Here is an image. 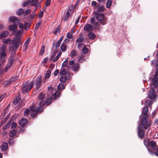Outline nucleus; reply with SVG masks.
Wrapping results in <instances>:
<instances>
[{
  "mask_svg": "<svg viewBox=\"0 0 158 158\" xmlns=\"http://www.w3.org/2000/svg\"><path fill=\"white\" fill-rule=\"evenodd\" d=\"M89 38L92 40L94 39L95 38V35L92 31L90 32L88 34Z\"/></svg>",
  "mask_w": 158,
  "mask_h": 158,
  "instance_id": "obj_24",
  "label": "nucleus"
},
{
  "mask_svg": "<svg viewBox=\"0 0 158 158\" xmlns=\"http://www.w3.org/2000/svg\"><path fill=\"white\" fill-rule=\"evenodd\" d=\"M63 36H62L58 40V42L56 43V45L55 46L56 48H58L60 45V43L63 40Z\"/></svg>",
  "mask_w": 158,
  "mask_h": 158,
  "instance_id": "obj_26",
  "label": "nucleus"
},
{
  "mask_svg": "<svg viewBox=\"0 0 158 158\" xmlns=\"http://www.w3.org/2000/svg\"><path fill=\"white\" fill-rule=\"evenodd\" d=\"M17 126L16 123L15 122H13L11 125V127L12 129L15 128Z\"/></svg>",
  "mask_w": 158,
  "mask_h": 158,
  "instance_id": "obj_48",
  "label": "nucleus"
},
{
  "mask_svg": "<svg viewBox=\"0 0 158 158\" xmlns=\"http://www.w3.org/2000/svg\"><path fill=\"white\" fill-rule=\"evenodd\" d=\"M71 67L72 68V70L73 71L76 72L78 71L79 69L80 68L79 64L78 63L75 64L72 66Z\"/></svg>",
  "mask_w": 158,
  "mask_h": 158,
  "instance_id": "obj_14",
  "label": "nucleus"
},
{
  "mask_svg": "<svg viewBox=\"0 0 158 158\" xmlns=\"http://www.w3.org/2000/svg\"><path fill=\"white\" fill-rule=\"evenodd\" d=\"M45 95L43 93H40L39 95L38 98L40 100H42L44 99Z\"/></svg>",
  "mask_w": 158,
  "mask_h": 158,
  "instance_id": "obj_33",
  "label": "nucleus"
},
{
  "mask_svg": "<svg viewBox=\"0 0 158 158\" xmlns=\"http://www.w3.org/2000/svg\"><path fill=\"white\" fill-rule=\"evenodd\" d=\"M51 73V72L50 70L47 71L45 75V78H49L50 77Z\"/></svg>",
  "mask_w": 158,
  "mask_h": 158,
  "instance_id": "obj_44",
  "label": "nucleus"
},
{
  "mask_svg": "<svg viewBox=\"0 0 158 158\" xmlns=\"http://www.w3.org/2000/svg\"><path fill=\"white\" fill-rule=\"evenodd\" d=\"M60 93L59 91H55L54 90V93L52 96V98H54L55 99H56L60 97Z\"/></svg>",
  "mask_w": 158,
  "mask_h": 158,
  "instance_id": "obj_16",
  "label": "nucleus"
},
{
  "mask_svg": "<svg viewBox=\"0 0 158 158\" xmlns=\"http://www.w3.org/2000/svg\"><path fill=\"white\" fill-rule=\"evenodd\" d=\"M1 147L2 150L3 151H6L8 148V144L6 142H4L2 143L1 146Z\"/></svg>",
  "mask_w": 158,
  "mask_h": 158,
  "instance_id": "obj_18",
  "label": "nucleus"
},
{
  "mask_svg": "<svg viewBox=\"0 0 158 158\" xmlns=\"http://www.w3.org/2000/svg\"><path fill=\"white\" fill-rule=\"evenodd\" d=\"M9 34V32L7 31H4L1 34V36L3 37H6Z\"/></svg>",
  "mask_w": 158,
  "mask_h": 158,
  "instance_id": "obj_39",
  "label": "nucleus"
},
{
  "mask_svg": "<svg viewBox=\"0 0 158 158\" xmlns=\"http://www.w3.org/2000/svg\"><path fill=\"white\" fill-rule=\"evenodd\" d=\"M67 37L69 39H71L72 38V36L70 32H68L67 34Z\"/></svg>",
  "mask_w": 158,
  "mask_h": 158,
  "instance_id": "obj_53",
  "label": "nucleus"
},
{
  "mask_svg": "<svg viewBox=\"0 0 158 158\" xmlns=\"http://www.w3.org/2000/svg\"><path fill=\"white\" fill-rule=\"evenodd\" d=\"M10 40L9 39H5L3 41V42L5 43H8L10 41Z\"/></svg>",
  "mask_w": 158,
  "mask_h": 158,
  "instance_id": "obj_63",
  "label": "nucleus"
},
{
  "mask_svg": "<svg viewBox=\"0 0 158 158\" xmlns=\"http://www.w3.org/2000/svg\"><path fill=\"white\" fill-rule=\"evenodd\" d=\"M11 79L9 81H6L4 83L5 85H7L9 84H10L11 83Z\"/></svg>",
  "mask_w": 158,
  "mask_h": 158,
  "instance_id": "obj_50",
  "label": "nucleus"
},
{
  "mask_svg": "<svg viewBox=\"0 0 158 158\" xmlns=\"http://www.w3.org/2000/svg\"><path fill=\"white\" fill-rule=\"evenodd\" d=\"M144 143L147 147H149L150 148V149L148 148V149L150 154H155L158 156V148H156V143L155 141H149L144 139Z\"/></svg>",
  "mask_w": 158,
  "mask_h": 158,
  "instance_id": "obj_3",
  "label": "nucleus"
},
{
  "mask_svg": "<svg viewBox=\"0 0 158 158\" xmlns=\"http://www.w3.org/2000/svg\"><path fill=\"white\" fill-rule=\"evenodd\" d=\"M19 27L20 29H23L24 27L23 24L21 23H19Z\"/></svg>",
  "mask_w": 158,
  "mask_h": 158,
  "instance_id": "obj_64",
  "label": "nucleus"
},
{
  "mask_svg": "<svg viewBox=\"0 0 158 158\" xmlns=\"http://www.w3.org/2000/svg\"><path fill=\"white\" fill-rule=\"evenodd\" d=\"M30 112V110L28 109H26L25 110V112L24 113V114L25 116H27L28 115V114Z\"/></svg>",
  "mask_w": 158,
  "mask_h": 158,
  "instance_id": "obj_45",
  "label": "nucleus"
},
{
  "mask_svg": "<svg viewBox=\"0 0 158 158\" xmlns=\"http://www.w3.org/2000/svg\"><path fill=\"white\" fill-rule=\"evenodd\" d=\"M60 80L62 82H65L66 80V78L64 76H61L60 78Z\"/></svg>",
  "mask_w": 158,
  "mask_h": 158,
  "instance_id": "obj_41",
  "label": "nucleus"
},
{
  "mask_svg": "<svg viewBox=\"0 0 158 158\" xmlns=\"http://www.w3.org/2000/svg\"><path fill=\"white\" fill-rule=\"evenodd\" d=\"M104 9L103 6H100L96 11L94 12L95 14L94 17L90 19V23L95 26V28H99V25L98 23L95 21V19L98 20L102 25H104L107 23V18L103 14L101 13L104 11Z\"/></svg>",
  "mask_w": 158,
  "mask_h": 158,
  "instance_id": "obj_1",
  "label": "nucleus"
},
{
  "mask_svg": "<svg viewBox=\"0 0 158 158\" xmlns=\"http://www.w3.org/2000/svg\"><path fill=\"white\" fill-rule=\"evenodd\" d=\"M52 98L50 97L46 99V104L48 106L51 103Z\"/></svg>",
  "mask_w": 158,
  "mask_h": 158,
  "instance_id": "obj_30",
  "label": "nucleus"
},
{
  "mask_svg": "<svg viewBox=\"0 0 158 158\" xmlns=\"http://www.w3.org/2000/svg\"><path fill=\"white\" fill-rule=\"evenodd\" d=\"M157 63V61L156 60H154L153 61H151L152 65H153L155 66L156 65Z\"/></svg>",
  "mask_w": 158,
  "mask_h": 158,
  "instance_id": "obj_51",
  "label": "nucleus"
},
{
  "mask_svg": "<svg viewBox=\"0 0 158 158\" xmlns=\"http://www.w3.org/2000/svg\"><path fill=\"white\" fill-rule=\"evenodd\" d=\"M148 118L143 117L139 125L141 126L142 128L149 130L150 128L151 121L147 119Z\"/></svg>",
  "mask_w": 158,
  "mask_h": 158,
  "instance_id": "obj_4",
  "label": "nucleus"
},
{
  "mask_svg": "<svg viewBox=\"0 0 158 158\" xmlns=\"http://www.w3.org/2000/svg\"><path fill=\"white\" fill-rule=\"evenodd\" d=\"M152 78V83L151 84V89L150 90L148 93L149 98L153 100L156 98L157 96L155 92L154 89L156 88L158 85V70L155 72L154 75L152 74L151 75L150 78Z\"/></svg>",
  "mask_w": 158,
  "mask_h": 158,
  "instance_id": "obj_2",
  "label": "nucleus"
},
{
  "mask_svg": "<svg viewBox=\"0 0 158 158\" xmlns=\"http://www.w3.org/2000/svg\"><path fill=\"white\" fill-rule=\"evenodd\" d=\"M66 73V70L65 69H62L60 72L59 74L61 76H63L65 75Z\"/></svg>",
  "mask_w": 158,
  "mask_h": 158,
  "instance_id": "obj_40",
  "label": "nucleus"
},
{
  "mask_svg": "<svg viewBox=\"0 0 158 158\" xmlns=\"http://www.w3.org/2000/svg\"><path fill=\"white\" fill-rule=\"evenodd\" d=\"M62 54V52H60L55 57V58L54 59L53 61L54 62H55L56 61L58 58H59V57L61 56Z\"/></svg>",
  "mask_w": 158,
  "mask_h": 158,
  "instance_id": "obj_38",
  "label": "nucleus"
},
{
  "mask_svg": "<svg viewBox=\"0 0 158 158\" xmlns=\"http://www.w3.org/2000/svg\"><path fill=\"white\" fill-rule=\"evenodd\" d=\"M58 88L60 89H64V84L62 83H60L58 86Z\"/></svg>",
  "mask_w": 158,
  "mask_h": 158,
  "instance_id": "obj_37",
  "label": "nucleus"
},
{
  "mask_svg": "<svg viewBox=\"0 0 158 158\" xmlns=\"http://www.w3.org/2000/svg\"><path fill=\"white\" fill-rule=\"evenodd\" d=\"M9 22L10 23H13L14 25H17L19 22V20L15 16H11L9 18Z\"/></svg>",
  "mask_w": 158,
  "mask_h": 158,
  "instance_id": "obj_10",
  "label": "nucleus"
},
{
  "mask_svg": "<svg viewBox=\"0 0 158 158\" xmlns=\"http://www.w3.org/2000/svg\"><path fill=\"white\" fill-rule=\"evenodd\" d=\"M29 2L32 4V5H34L38 3L39 0H28Z\"/></svg>",
  "mask_w": 158,
  "mask_h": 158,
  "instance_id": "obj_35",
  "label": "nucleus"
},
{
  "mask_svg": "<svg viewBox=\"0 0 158 158\" xmlns=\"http://www.w3.org/2000/svg\"><path fill=\"white\" fill-rule=\"evenodd\" d=\"M153 103V102L150 100H147L146 102V104L147 105L150 106Z\"/></svg>",
  "mask_w": 158,
  "mask_h": 158,
  "instance_id": "obj_36",
  "label": "nucleus"
},
{
  "mask_svg": "<svg viewBox=\"0 0 158 158\" xmlns=\"http://www.w3.org/2000/svg\"><path fill=\"white\" fill-rule=\"evenodd\" d=\"M44 48L43 47L42 48L40 52V54L41 55H42L44 53Z\"/></svg>",
  "mask_w": 158,
  "mask_h": 158,
  "instance_id": "obj_54",
  "label": "nucleus"
},
{
  "mask_svg": "<svg viewBox=\"0 0 158 158\" xmlns=\"http://www.w3.org/2000/svg\"><path fill=\"white\" fill-rule=\"evenodd\" d=\"M16 131L15 130H13L9 133V136L11 137H13L16 134Z\"/></svg>",
  "mask_w": 158,
  "mask_h": 158,
  "instance_id": "obj_27",
  "label": "nucleus"
},
{
  "mask_svg": "<svg viewBox=\"0 0 158 158\" xmlns=\"http://www.w3.org/2000/svg\"><path fill=\"white\" fill-rule=\"evenodd\" d=\"M16 13L18 15L20 16L24 13V10L22 9H19L17 10Z\"/></svg>",
  "mask_w": 158,
  "mask_h": 158,
  "instance_id": "obj_23",
  "label": "nucleus"
},
{
  "mask_svg": "<svg viewBox=\"0 0 158 158\" xmlns=\"http://www.w3.org/2000/svg\"><path fill=\"white\" fill-rule=\"evenodd\" d=\"M27 121L26 119L22 118L19 122V124L22 127H24L26 124Z\"/></svg>",
  "mask_w": 158,
  "mask_h": 158,
  "instance_id": "obj_17",
  "label": "nucleus"
},
{
  "mask_svg": "<svg viewBox=\"0 0 158 158\" xmlns=\"http://www.w3.org/2000/svg\"><path fill=\"white\" fill-rule=\"evenodd\" d=\"M93 30V26L89 24L85 25L84 27V30L88 32H91Z\"/></svg>",
  "mask_w": 158,
  "mask_h": 158,
  "instance_id": "obj_11",
  "label": "nucleus"
},
{
  "mask_svg": "<svg viewBox=\"0 0 158 158\" xmlns=\"http://www.w3.org/2000/svg\"><path fill=\"white\" fill-rule=\"evenodd\" d=\"M12 34L17 36L16 37H20L21 36V32L19 30H16L14 32H12Z\"/></svg>",
  "mask_w": 158,
  "mask_h": 158,
  "instance_id": "obj_21",
  "label": "nucleus"
},
{
  "mask_svg": "<svg viewBox=\"0 0 158 158\" xmlns=\"http://www.w3.org/2000/svg\"><path fill=\"white\" fill-rule=\"evenodd\" d=\"M84 40V37L81 36L78 38V39L76 40V42L77 43H80L83 41Z\"/></svg>",
  "mask_w": 158,
  "mask_h": 158,
  "instance_id": "obj_32",
  "label": "nucleus"
},
{
  "mask_svg": "<svg viewBox=\"0 0 158 158\" xmlns=\"http://www.w3.org/2000/svg\"><path fill=\"white\" fill-rule=\"evenodd\" d=\"M148 106H146L144 107L143 109V117L148 118Z\"/></svg>",
  "mask_w": 158,
  "mask_h": 158,
  "instance_id": "obj_12",
  "label": "nucleus"
},
{
  "mask_svg": "<svg viewBox=\"0 0 158 158\" xmlns=\"http://www.w3.org/2000/svg\"><path fill=\"white\" fill-rule=\"evenodd\" d=\"M6 94H3L0 97V102L6 96Z\"/></svg>",
  "mask_w": 158,
  "mask_h": 158,
  "instance_id": "obj_61",
  "label": "nucleus"
},
{
  "mask_svg": "<svg viewBox=\"0 0 158 158\" xmlns=\"http://www.w3.org/2000/svg\"><path fill=\"white\" fill-rule=\"evenodd\" d=\"M45 104H46V102L42 100L40 102L39 106V107H40L42 108V106Z\"/></svg>",
  "mask_w": 158,
  "mask_h": 158,
  "instance_id": "obj_46",
  "label": "nucleus"
},
{
  "mask_svg": "<svg viewBox=\"0 0 158 158\" xmlns=\"http://www.w3.org/2000/svg\"><path fill=\"white\" fill-rule=\"evenodd\" d=\"M82 51L84 54H86L89 52V49L86 48L85 45H84L82 49Z\"/></svg>",
  "mask_w": 158,
  "mask_h": 158,
  "instance_id": "obj_29",
  "label": "nucleus"
},
{
  "mask_svg": "<svg viewBox=\"0 0 158 158\" xmlns=\"http://www.w3.org/2000/svg\"><path fill=\"white\" fill-rule=\"evenodd\" d=\"M31 12V10L30 9L27 10L25 11H24V13L25 15H27Z\"/></svg>",
  "mask_w": 158,
  "mask_h": 158,
  "instance_id": "obj_49",
  "label": "nucleus"
},
{
  "mask_svg": "<svg viewBox=\"0 0 158 158\" xmlns=\"http://www.w3.org/2000/svg\"><path fill=\"white\" fill-rule=\"evenodd\" d=\"M60 48L62 52H65L66 50V46L64 44H62Z\"/></svg>",
  "mask_w": 158,
  "mask_h": 158,
  "instance_id": "obj_34",
  "label": "nucleus"
},
{
  "mask_svg": "<svg viewBox=\"0 0 158 158\" xmlns=\"http://www.w3.org/2000/svg\"><path fill=\"white\" fill-rule=\"evenodd\" d=\"M72 12H70L69 11H67L66 14V15L64 16V20L65 21L68 20L69 19V18L70 16V15L72 14Z\"/></svg>",
  "mask_w": 158,
  "mask_h": 158,
  "instance_id": "obj_20",
  "label": "nucleus"
},
{
  "mask_svg": "<svg viewBox=\"0 0 158 158\" xmlns=\"http://www.w3.org/2000/svg\"><path fill=\"white\" fill-rule=\"evenodd\" d=\"M21 37H16L14 38V48H19V46L20 42L21 41Z\"/></svg>",
  "mask_w": 158,
  "mask_h": 158,
  "instance_id": "obj_8",
  "label": "nucleus"
},
{
  "mask_svg": "<svg viewBox=\"0 0 158 158\" xmlns=\"http://www.w3.org/2000/svg\"><path fill=\"white\" fill-rule=\"evenodd\" d=\"M30 37L28 38L24 44V45L25 47V50L27 49L28 47L30 41Z\"/></svg>",
  "mask_w": 158,
  "mask_h": 158,
  "instance_id": "obj_22",
  "label": "nucleus"
},
{
  "mask_svg": "<svg viewBox=\"0 0 158 158\" xmlns=\"http://www.w3.org/2000/svg\"><path fill=\"white\" fill-rule=\"evenodd\" d=\"M84 57L83 56H82L79 57L78 58V61L79 62H80V63L82 62V61L84 60Z\"/></svg>",
  "mask_w": 158,
  "mask_h": 158,
  "instance_id": "obj_47",
  "label": "nucleus"
},
{
  "mask_svg": "<svg viewBox=\"0 0 158 158\" xmlns=\"http://www.w3.org/2000/svg\"><path fill=\"white\" fill-rule=\"evenodd\" d=\"M43 14V11H41L39 15L38 18H41L42 17Z\"/></svg>",
  "mask_w": 158,
  "mask_h": 158,
  "instance_id": "obj_58",
  "label": "nucleus"
},
{
  "mask_svg": "<svg viewBox=\"0 0 158 158\" xmlns=\"http://www.w3.org/2000/svg\"><path fill=\"white\" fill-rule=\"evenodd\" d=\"M40 23H37L35 26V30H36L38 29L39 27V26L40 25Z\"/></svg>",
  "mask_w": 158,
  "mask_h": 158,
  "instance_id": "obj_59",
  "label": "nucleus"
},
{
  "mask_svg": "<svg viewBox=\"0 0 158 158\" xmlns=\"http://www.w3.org/2000/svg\"><path fill=\"white\" fill-rule=\"evenodd\" d=\"M138 134L139 138L141 139H143L145 133L143 128H141V126L139 125L138 127Z\"/></svg>",
  "mask_w": 158,
  "mask_h": 158,
  "instance_id": "obj_9",
  "label": "nucleus"
},
{
  "mask_svg": "<svg viewBox=\"0 0 158 158\" xmlns=\"http://www.w3.org/2000/svg\"><path fill=\"white\" fill-rule=\"evenodd\" d=\"M51 0H47L46 1L45 5L47 6H48L50 4Z\"/></svg>",
  "mask_w": 158,
  "mask_h": 158,
  "instance_id": "obj_52",
  "label": "nucleus"
},
{
  "mask_svg": "<svg viewBox=\"0 0 158 158\" xmlns=\"http://www.w3.org/2000/svg\"><path fill=\"white\" fill-rule=\"evenodd\" d=\"M70 56L71 57H73L77 55V52L75 50H73L70 52Z\"/></svg>",
  "mask_w": 158,
  "mask_h": 158,
  "instance_id": "obj_31",
  "label": "nucleus"
},
{
  "mask_svg": "<svg viewBox=\"0 0 158 158\" xmlns=\"http://www.w3.org/2000/svg\"><path fill=\"white\" fill-rule=\"evenodd\" d=\"M59 73V70L58 69H56L54 73V76H57Z\"/></svg>",
  "mask_w": 158,
  "mask_h": 158,
  "instance_id": "obj_55",
  "label": "nucleus"
},
{
  "mask_svg": "<svg viewBox=\"0 0 158 158\" xmlns=\"http://www.w3.org/2000/svg\"><path fill=\"white\" fill-rule=\"evenodd\" d=\"M34 82L31 81L29 84L28 82L25 83L23 85L22 88L23 92H27L29 91L32 88Z\"/></svg>",
  "mask_w": 158,
  "mask_h": 158,
  "instance_id": "obj_7",
  "label": "nucleus"
},
{
  "mask_svg": "<svg viewBox=\"0 0 158 158\" xmlns=\"http://www.w3.org/2000/svg\"><path fill=\"white\" fill-rule=\"evenodd\" d=\"M68 62V58L66 59L63 62L62 64V66L63 67H65L67 65Z\"/></svg>",
  "mask_w": 158,
  "mask_h": 158,
  "instance_id": "obj_43",
  "label": "nucleus"
},
{
  "mask_svg": "<svg viewBox=\"0 0 158 158\" xmlns=\"http://www.w3.org/2000/svg\"><path fill=\"white\" fill-rule=\"evenodd\" d=\"M41 83V77L39 76L37 77L35 84H36L37 87L39 88L40 87Z\"/></svg>",
  "mask_w": 158,
  "mask_h": 158,
  "instance_id": "obj_13",
  "label": "nucleus"
},
{
  "mask_svg": "<svg viewBox=\"0 0 158 158\" xmlns=\"http://www.w3.org/2000/svg\"><path fill=\"white\" fill-rule=\"evenodd\" d=\"M48 94H49V97L52 98V96L54 93V91L52 87H48Z\"/></svg>",
  "mask_w": 158,
  "mask_h": 158,
  "instance_id": "obj_15",
  "label": "nucleus"
},
{
  "mask_svg": "<svg viewBox=\"0 0 158 158\" xmlns=\"http://www.w3.org/2000/svg\"><path fill=\"white\" fill-rule=\"evenodd\" d=\"M112 0H108L106 3V7L110 8L112 4Z\"/></svg>",
  "mask_w": 158,
  "mask_h": 158,
  "instance_id": "obj_28",
  "label": "nucleus"
},
{
  "mask_svg": "<svg viewBox=\"0 0 158 158\" xmlns=\"http://www.w3.org/2000/svg\"><path fill=\"white\" fill-rule=\"evenodd\" d=\"M83 44L80 43H79V44L78 45V49H80L83 45Z\"/></svg>",
  "mask_w": 158,
  "mask_h": 158,
  "instance_id": "obj_62",
  "label": "nucleus"
},
{
  "mask_svg": "<svg viewBox=\"0 0 158 158\" xmlns=\"http://www.w3.org/2000/svg\"><path fill=\"white\" fill-rule=\"evenodd\" d=\"M0 61L2 63H4L7 58L5 46H2L0 48Z\"/></svg>",
  "mask_w": 158,
  "mask_h": 158,
  "instance_id": "obj_6",
  "label": "nucleus"
},
{
  "mask_svg": "<svg viewBox=\"0 0 158 158\" xmlns=\"http://www.w3.org/2000/svg\"><path fill=\"white\" fill-rule=\"evenodd\" d=\"M21 98L20 96H17L16 98L13 101V104L14 105H16L18 102L20 100Z\"/></svg>",
  "mask_w": 158,
  "mask_h": 158,
  "instance_id": "obj_25",
  "label": "nucleus"
},
{
  "mask_svg": "<svg viewBox=\"0 0 158 158\" xmlns=\"http://www.w3.org/2000/svg\"><path fill=\"white\" fill-rule=\"evenodd\" d=\"M9 124H6L3 127L2 129L3 130H4L5 129H7L9 127Z\"/></svg>",
  "mask_w": 158,
  "mask_h": 158,
  "instance_id": "obj_56",
  "label": "nucleus"
},
{
  "mask_svg": "<svg viewBox=\"0 0 158 158\" xmlns=\"http://www.w3.org/2000/svg\"><path fill=\"white\" fill-rule=\"evenodd\" d=\"M31 110V115L32 117H35L36 115L38 113H41L43 110L42 108L38 107L35 108V106L33 105L30 107Z\"/></svg>",
  "mask_w": 158,
  "mask_h": 158,
  "instance_id": "obj_5",
  "label": "nucleus"
},
{
  "mask_svg": "<svg viewBox=\"0 0 158 158\" xmlns=\"http://www.w3.org/2000/svg\"><path fill=\"white\" fill-rule=\"evenodd\" d=\"M17 25H10L9 26V29L10 31H12L13 32H14L16 29H17Z\"/></svg>",
  "mask_w": 158,
  "mask_h": 158,
  "instance_id": "obj_19",
  "label": "nucleus"
},
{
  "mask_svg": "<svg viewBox=\"0 0 158 158\" xmlns=\"http://www.w3.org/2000/svg\"><path fill=\"white\" fill-rule=\"evenodd\" d=\"M35 16V14L34 13H32L29 16V18L31 19H33Z\"/></svg>",
  "mask_w": 158,
  "mask_h": 158,
  "instance_id": "obj_57",
  "label": "nucleus"
},
{
  "mask_svg": "<svg viewBox=\"0 0 158 158\" xmlns=\"http://www.w3.org/2000/svg\"><path fill=\"white\" fill-rule=\"evenodd\" d=\"M61 29L60 26L59 25L56 29L55 31L54 32V33L55 35H56L58 32H59Z\"/></svg>",
  "mask_w": 158,
  "mask_h": 158,
  "instance_id": "obj_42",
  "label": "nucleus"
},
{
  "mask_svg": "<svg viewBox=\"0 0 158 158\" xmlns=\"http://www.w3.org/2000/svg\"><path fill=\"white\" fill-rule=\"evenodd\" d=\"M73 5H71L70 6L69 8L68 9V10L67 11H69L70 12H72V9H73Z\"/></svg>",
  "mask_w": 158,
  "mask_h": 158,
  "instance_id": "obj_60",
  "label": "nucleus"
}]
</instances>
